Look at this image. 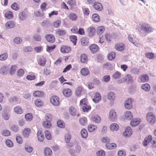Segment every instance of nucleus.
Listing matches in <instances>:
<instances>
[{"label": "nucleus", "instance_id": "f257e3e1", "mask_svg": "<svg viewBox=\"0 0 156 156\" xmlns=\"http://www.w3.org/2000/svg\"><path fill=\"white\" fill-rule=\"evenodd\" d=\"M140 28L141 30L146 34H149L154 31V28H152L149 24L144 23L140 25Z\"/></svg>", "mask_w": 156, "mask_h": 156}, {"label": "nucleus", "instance_id": "f03ea898", "mask_svg": "<svg viewBox=\"0 0 156 156\" xmlns=\"http://www.w3.org/2000/svg\"><path fill=\"white\" fill-rule=\"evenodd\" d=\"M80 104L81 108L84 112H88L91 109V107L87 105V99L84 98L80 101Z\"/></svg>", "mask_w": 156, "mask_h": 156}, {"label": "nucleus", "instance_id": "7ed1b4c3", "mask_svg": "<svg viewBox=\"0 0 156 156\" xmlns=\"http://www.w3.org/2000/svg\"><path fill=\"white\" fill-rule=\"evenodd\" d=\"M153 141V145L156 146V138L152 139V136L150 135L146 136L143 142V144L144 146H147L152 141Z\"/></svg>", "mask_w": 156, "mask_h": 156}, {"label": "nucleus", "instance_id": "20e7f679", "mask_svg": "<svg viewBox=\"0 0 156 156\" xmlns=\"http://www.w3.org/2000/svg\"><path fill=\"white\" fill-rule=\"evenodd\" d=\"M18 16L20 21H23L25 20L28 16V12L27 9H25L24 10L20 12Z\"/></svg>", "mask_w": 156, "mask_h": 156}, {"label": "nucleus", "instance_id": "39448f33", "mask_svg": "<svg viewBox=\"0 0 156 156\" xmlns=\"http://www.w3.org/2000/svg\"><path fill=\"white\" fill-rule=\"evenodd\" d=\"M146 118L148 122L151 124H153L155 122V118L152 112H149L147 114Z\"/></svg>", "mask_w": 156, "mask_h": 156}, {"label": "nucleus", "instance_id": "423d86ee", "mask_svg": "<svg viewBox=\"0 0 156 156\" xmlns=\"http://www.w3.org/2000/svg\"><path fill=\"white\" fill-rule=\"evenodd\" d=\"M50 101L51 103L55 106H58L60 104L59 98L57 96H53L51 98Z\"/></svg>", "mask_w": 156, "mask_h": 156}, {"label": "nucleus", "instance_id": "0eeeda50", "mask_svg": "<svg viewBox=\"0 0 156 156\" xmlns=\"http://www.w3.org/2000/svg\"><path fill=\"white\" fill-rule=\"evenodd\" d=\"M117 119L116 113L114 110L112 109L109 113V119L111 121H114Z\"/></svg>", "mask_w": 156, "mask_h": 156}, {"label": "nucleus", "instance_id": "6e6552de", "mask_svg": "<svg viewBox=\"0 0 156 156\" xmlns=\"http://www.w3.org/2000/svg\"><path fill=\"white\" fill-rule=\"evenodd\" d=\"M133 100L131 98H129L128 99L125 101V107L128 109H131L132 108V102H133Z\"/></svg>", "mask_w": 156, "mask_h": 156}, {"label": "nucleus", "instance_id": "1a4fd4ad", "mask_svg": "<svg viewBox=\"0 0 156 156\" xmlns=\"http://www.w3.org/2000/svg\"><path fill=\"white\" fill-rule=\"evenodd\" d=\"M132 134V130L131 128L128 126L126 128L123 133V135L126 137H129Z\"/></svg>", "mask_w": 156, "mask_h": 156}, {"label": "nucleus", "instance_id": "9d476101", "mask_svg": "<svg viewBox=\"0 0 156 156\" xmlns=\"http://www.w3.org/2000/svg\"><path fill=\"white\" fill-rule=\"evenodd\" d=\"M102 141L103 142L106 143L105 146H117L116 144L114 143H109L110 140L108 137H103L102 139Z\"/></svg>", "mask_w": 156, "mask_h": 156}, {"label": "nucleus", "instance_id": "9b49d317", "mask_svg": "<svg viewBox=\"0 0 156 156\" xmlns=\"http://www.w3.org/2000/svg\"><path fill=\"white\" fill-rule=\"evenodd\" d=\"M9 68L8 66H4L0 69V73L3 75H6L9 73Z\"/></svg>", "mask_w": 156, "mask_h": 156}, {"label": "nucleus", "instance_id": "f8f14e48", "mask_svg": "<svg viewBox=\"0 0 156 156\" xmlns=\"http://www.w3.org/2000/svg\"><path fill=\"white\" fill-rule=\"evenodd\" d=\"M140 82L144 83L147 82L149 80L148 76L146 74L142 75L140 76Z\"/></svg>", "mask_w": 156, "mask_h": 156}, {"label": "nucleus", "instance_id": "ddd939ff", "mask_svg": "<svg viewBox=\"0 0 156 156\" xmlns=\"http://www.w3.org/2000/svg\"><path fill=\"white\" fill-rule=\"evenodd\" d=\"M46 60L45 58L43 56L40 57L38 61L39 65L42 66H44L46 64Z\"/></svg>", "mask_w": 156, "mask_h": 156}, {"label": "nucleus", "instance_id": "4468645a", "mask_svg": "<svg viewBox=\"0 0 156 156\" xmlns=\"http://www.w3.org/2000/svg\"><path fill=\"white\" fill-rule=\"evenodd\" d=\"M62 53H68L71 51V48L67 46H62L60 49Z\"/></svg>", "mask_w": 156, "mask_h": 156}, {"label": "nucleus", "instance_id": "2eb2a0df", "mask_svg": "<svg viewBox=\"0 0 156 156\" xmlns=\"http://www.w3.org/2000/svg\"><path fill=\"white\" fill-rule=\"evenodd\" d=\"M37 137L38 140L40 142H42L44 139L43 132L40 130H38L37 133Z\"/></svg>", "mask_w": 156, "mask_h": 156}, {"label": "nucleus", "instance_id": "dca6fc26", "mask_svg": "<svg viewBox=\"0 0 156 156\" xmlns=\"http://www.w3.org/2000/svg\"><path fill=\"white\" fill-rule=\"evenodd\" d=\"M89 48L93 53H95L99 49L98 46L95 44H93L89 47Z\"/></svg>", "mask_w": 156, "mask_h": 156}, {"label": "nucleus", "instance_id": "f3484780", "mask_svg": "<svg viewBox=\"0 0 156 156\" xmlns=\"http://www.w3.org/2000/svg\"><path fill=\"white\" fill-rule=\"evenodd\" d=\"M91 120L97 123H99L101 121V118L98 115H95L91 118Z\"/></svg>", "mask_w": 156, "mask_h": 156}, {"label": "nucleus", "instance_id": "a211bd4d", "mask_svg": "<svg viewBox=\"0 0 156 156\" xmlns=\"http://www.w3.org/2000/svg\"><path fill=\"white\" fill-rule=\"evenodd\" d=\"M87 32L89 37H92L95 35L96 30L93 27H90L87 29Z\"/></svg>", "mask_w": 156, "mask_h": 156}, {"label": "nucleus", "instance_id": "6ab92c4d", "mask_svg": "<svg viewBox=\"0 0 156 156\" xmlns=\"http://www.w3.org/2000/svg\"><path fill=\"white\" fill-rule=\"evenodd\" d=\"M62 93L64 95L67 97H69L72 94L71 90L69 88H66L63 90Z\"/></svg>", "mask_w": 156, "mask_h": 156}, {"label": "nucleus", "instance_id": "aec40b11", "mask_svg": "<svg viewBox=\"0 0 156 156\" xmlns=\"http://www.w3.org/2000/svg\"><path fill=\"white\" fill-rule=\"evenodd\" d=\"M115 49L118 51H123L125 49V45L123 43L118 44L115 45Z\"/></svg>", "mask_w": 156, "mask_h": 156}, {"label": "nucleus", "instance_id": "412c9836", "mask_svg": "<svg viewBox=\"0 0 156 156\" xmlns=\"http://www.w3.org/2000/svg\"><path fill=\"white\" fill-rule=\"evenodd\" d=\"M101 96L100 94L97 92H96L93 99V101L95 103H97L101 100Z\"/></svg>", "mask_w": 156, "mask_h": 156}, {"label": "nucleus", "instance_id": "4be33fe9", "mask_svg": "<svg viewBox=\"0 0 156 156\" xmlns=\"http://www.w3.org/2000/svg\"><path fill=\"white\" fill-rule=\"evenodd\" d=\"M93 7L95 9L99 11H101L103 9L102 5L98 2H95L93 5Z\"/></svg>", "mask_w": 156, "mask_h": 156}, {"label": "nucleus", "instance_id": "5701e85b", "mask_svg": "<svg viewBox=\"0 0 156 156\" xmlns=\"http://www.w3.org/2000/svg\"><path fill=\"white\" fill-rule=\"evenodd\" d=\"M47 41L51 43H53L55 41V37L52 34H47L45 36Z\"/></svg>", "mask_w": 156, "mask_h": 156}, {"label": "nucleus", "instance_id": "b1692460", "mask_svg": "<svg viewBox=\"0 0 156 156\" xmlns=\"http://www.w3.org/2000/svg\"><path fill=\"white\" fill-rule=\"evenodd\" d=\"M140 122V119L139 118H136L133 119L130 122V124L132 126H135L139 124Z\"/></svg>", "mask_w": 156, "mask_h": 156}, {"label": "nucleus", "instance_id": "393cba45", "mask_svg": "<svg viewBox=\"0 0 156 156\" xmlns=\"http://www.w3.org/2000/svg\"><path fill=\"white\" fill-rule=\"evenodd\" d=\"M115 94L114 92L111 91L108 93L107 95L108 99L110 101H113L115 100Z\"/></svg>", "mask_w": 156, "mask_h": 156}, {"label": "nucleus", "instance_id": "a878e982", "mask_svg": "<svg viewBox=\"0 0 156 156\" xmlns=\"http://www.w3.org/2000/svg\"><path fill=\"white\" fill-rule=\"evenodd\" d=\"M141 88L142 89L147 92L149 91L151 88L150 84L147 83L142 84Z\"/></svg>", "mask_w": 156, "mask_h": 156}, {"label": "nucleus", "instance_id": "bb28decb", "mask_svg": "<svg viewBox=\"0 0 156 156\" xmlns=\"http://www.w3.org/2000/svg\"><path fill=\"white\" fill-rule=\"evenodd\" d=\"M56 34L59 36H63L65 35L66 32L65 30H62L60 29H58L55 30Z\"/></svg>", "mask_w": 156, "mask_h": 156}, {"label": "nucleus", "instance_id": "cd10ccee", "mask_svg": "<svg viewBox=\"0 0 156 156\" xmlns=\"http://www.w3.org/2000/svg\"><path fill=\"white\" fill-rule=\"evenodd\" d=\"M124 115L125 118L128 120L131 119L133 118L132 113L129 111L126 112L124 114Z\"/></svg>", "mask_w": 156, "mask_h": 156}, {"label": "nucleus", "instance_id": "c85d7f7f", "mask_svg": "<svg viewBox=\"0 0 156 156\" xmlns=\"http://www.w3.org/2000/svg\"><path fill=\"white\" fill-rule=\"evenodd\" d=\"M81 73L83 76H87L90 73V71L89 69L86 68H83L81 70Z\"/></svg>", "mask_w": 156, "mask_h": 156}, {"label": "nucleus", "instance_id": "c756f323", "mask_svg": "<svg viewBox=\"0 0 156 156\" xmlns=\"http://www.w3.org/2000/svg\"><path fill=\"white\" fill-rule=\"evenodd\" d=\"M80 61L83 63H85L87 61L88 58L85 54H81L80 57Z\"/></svg>", "mask_w": 156, "mask_h": 156}, {"label": "nucleus", "instance_id": "7c9ffc66", "mask_svg": "<svg viewBox=\"0 0 156 156\" xmlns=\"http://www.w3.org/2000/svg\"><path fill=\"white\" fill-rule=\"evenodd\" d=\"M125 81L129 83H133V81L132 77L129 74L127 75L125 77Z\"/></svg>", "mask_w": 156, "mask_h": 156}, {"label": "nucleus", "instance_id": "2f4dec72", "mask_svg": "<svg viewBox=\"0 0 156 156\" xmlns=\"http://www.w3.org/2000/svg\"><path fill=\"white\" fill-rule=\"evenodd\" d=\"M82 44L83 45H88L89 44V39L86 37H82L80 40Z\"/></svg>", "mask_w": 156, "mask_h": 156}, {"label": "nucleus", "instance_id": "473e14b6", "mask_svg": "<svg viewBox=\"0 0 156 156\" xmlns=\"http://www.w3.org/2000/svg\"><path fill=\"white\" fill-rule=\"evenodd\" d=\"M30 133V129L27 128L24 129L23 131V136L26 138H27Z\"/></svg>", "mask_w": 156, "mask_h": 156}, {"label": "nucleus", "instance_id": "72a5a7b5", "mask_svg": "<svg viewBox=\"0 0 156 156\" xmlns=\"http://www.w3.org/2000/svg\"><path fill=\"white\" fill-rule=\"evenodd\" d=\"M92 19L93 21L95 22H99L100 20L99 16L97 13L93 14L92 15Z\"/></svg>", "mask_w": 156, "mask_h": 156}, {"label": "nucleus", "instance_id": "f704fd0d", "mask_svg": "<svg viewBox=\"0 0 156 156\" xmlns=\"http://www.w3.org/2000/svg\"><path fill=\"white\" fill-rule=\"evenodd\" d=\"M110 128L112 131H117L119 129V126L116 123H113L111 125Z\"/></svg>", "mask_w": 156, "mask_h": 156}, {"label": "nucleus", "instance_id": "c9c22d12", "mask_svg": "<svg viewBox=\"0 0 156 156\" xmlns=\"http://www.w3.org/2000/svg\"><path fill=\"white\" fill-rule=\"evenodd\" d=\"M5 18L8 19H11L13 17V13L11 11H8L5 13Z\"/></svg>", "mask_w": 156, "mask_h": 156}, {"label": "nucleus", "instance_id": "e433bc0d", "mask_svg": "<svg viewBox=\"0 0 156 156\" xmlns=\"http://www.w3.org/2000/svg\"><path fill=\"white\" fill-rule=\"evenodd\" d=\"M105 29L103 26H100L98 27L96 32L98 35L101 34L105 31Z\"/></svg>", "mask_w": 156, "mask_h": 156}, {"label": "nucleus", "instance_id": "4c0bfd02", "mask_svg": "<svg viewBox=\"0 0 156 156\" xmlns=\"http://www.w3.org/2000/svg\"><path fill=\"white\" fill-rule=\"evenodd\" d=\"M69 111L70 114L73 116L76 115V110L74 106H71L69 108Z\"/></svg>", "mask_w": 156, "mask_h": 156}, {"label": "nucleus", "instance_id": "58836bf2", "mask_svg": "<svg viewBox=\"0 0 156 156\" xmlns=\"http://www.w3.org/2000/svg\"><path fill=\"white\" fill-rule=\"evenodd\" d=\"M44 95V93L41 91H36L33 93V95L35 97H40Z\"/></svg>", "mask_w": 156, "mask_h": 156}, {"label": "nucleus", "instance_id": "ea45409f", "mask_svg": "<svg viewBox=\"0 0 156 156\" xmlns=\"http://www.w3.org/2000/svg\"><path fill=\"white\" fill-rule=\"evenodd\" d=\"M44 153L45 156H51L52 152L50 148L48 147H46L45 149Z\"/></svg>", "mask_w": 156, "mask_h": 156}, {"label": "nucleus", "instance_id": "a19ab883", "mask_svg": "<svg viewBox=\"0 0 156 156\" xmlns=\"http://www.w3.org/2000/svg\"><path fill=\"white\" fill-rule=\"evenodd\" d=\"M134 36L133 35H129L128 36V39L129 41L132 43L135 46H137V44L136 43L135 41V40L134 39L133 37Z\"/></svg>", "mask_w": 156, "mask_h": 156}, {"label": "nucleus", "instance_id": "79ce46f5", "mask_svg": "<svg viewBox=\"0 0 156 156\" xmlns=\"http://www.w3.org/2000/svg\"><path fill=\"white\" fill-rule=\"evenodd\" d=\"M6 27L8 28H11L14 27L15 24L13 21H10L7 22L5 24Z\"/></svg>", "mask_w": 156, "mask_h": 156}, {"label": "nucleus", "instance_id": "37998d69", "mask_svg": "<svg viewBox=\"0 0 156 156\" xmlns=\"http://www.w3.org/2000/svg\"><path fill=\"white\" fill-rule=\"evenodd\" d=\"M81 136L84 138H86L88 135L87 130L85 129H83L81 131Z\"/></svg>", "mask_w": 156, "mask_h": 156}, {"label": "nucleus", "instance_id": "c03bdc74", "mask_svg": "<svg viewBox=\"0 0 156 156\" xmlns=\"http://www.w3.org/2000/svg\"><path fill=\"white\" fill-rule=\"evenodd\" d=\"M97 128L96 126L92 124L89 125L88 127V129L89 132H92L94 131Z\"/></svg>", "mask_w": 156, "mask_h": 156}, {"label": "nucleus", "instance_id": "a18cd8bd", "mask_svg": "<svg viewBox=\"0 0 156 156\" xmlns=\"http://www.w3.org/2000/svg\"><path fill=\"white\" fill-rule=\"evenodd\" d=\"M79 121L80 123L82 125L84 126L87 122V119L85 117H83L80 119Z\"/></svg>", "mask_w": 156, "mask_h": 156}, {"label": "nucleus", "instance_id": "49530a36", "mask_svg": "<svg viewBox=\"0 0 156 156\" xmlns=\"http://www.w3.org/2000/svg\"><path fill=\"white\" fill-rule=\"evenodd\" d=\"M18 98L15 96L10 98L9 100V102L13 104H16L18 103Z\"/></svg>", "mask_w": 156, "mask_h": 156}, {"label": "nucleus", "instance_id": "de8ad7c7", "mask_svg": "<svg viewBox=\"0 0 156 156\" xmlns=\"http://www.w3.org/2000/svg\"><path fill=\"white\" fill-rule=\"evenodd\" d=\"M70 41L73 43L74 45H76L77 41V37L75 35H72L70 36Z\"/></svg>", "mask_w": 156, "mask_h": 156}, {"label": "nucleus", "instance_id": "09e8293b", "mask_svg": "<svg viewBox=\"0 0 156 156\" xmlns=\"http://www.w3.org/2000/svg\"><path fill=\"white\" fill-rule=\"evenodd\" d=\"M130 72L135 75L138 74L140 72V69L136 68H132L130 70Z\"/></svg>", "mask_w": 156, "mask_h": 156}, {"label": "nucleus", "instance_id": "8fccbe9b", "mask_svg": "<svg viewBox=\"0 0 156 156\" xmlns=\"http://www.w3.org/2000/svg\"><path fill=\"white\" fill-rule=\"evenodd\" d=\"M115 53L114 52H111L109 53L108 57L109 60H112L115 58Z\"/></svg>", "mask_w": 156, "mask_h": 156}, {"label": "nucleus", "instance_id": "3c124183", "mask_svg": "<svg viewBox=\"0 0 156 156\" xmlns=\"http://www.w3.org/2000/svg\"><path fill=\"white\" fill-rule=\"evenodd\" d=\"M57 124L58 127L61 128H64L65 127V123L61 120H58L57 122Z\"/></svg>", "mask_w": 156, "mask_h": 156}, {"label": "nucleus", "instance_id": "603ef678", "mask_svg": "<svg viewBox=\"0 0 156 156\" xmlns=\"http://www.w3.org/2000/svg\"><path fill=\"white\" fill-rule=\"evenodd\" d=\"M14 42L16 44H19L22 41V40L21 38L20 37H16L14 38Z\"/></svg>", "mask_w": 156, "mask_h": 156}, {"label": "nucleus", "instance_id": "864d4df0", "mask_svg": "<svg viewBox=\"0 0 156 156\" xmlns=\"http://www.w3.org/2000/svg\"><path fill=\"white\" fill-rule=\"evenodd\" d=\"M33 38L34 40L37 41H40L42 39L41 36L37 34H34Z\"/></svg>", "mask_w": 156, "mask_h": 156}, {"label": "nucleus", "instance_id": "5fc2aeb1", "mask_svg": "<svg viewBox=\"0 0 156 156\" xmlns=\"http://www.w3.org/2000/svg\"><path fill=\"white\" fill-rule=\"evenodd\" d=\"M51 121H44L43 122V126L44 127L46 128H49L51 126Z\"/></svg>", "mask_w": 156, "mask_h": 156}, {"label": "nucleus", "instance_id": "6e6d98bb", "mask_svg": "<svg viewBox=\"0 0 156 156\" xmlns=\"http://www.w3.org/2000/svg\"><path fill=\"white\" fill-rule=\"evenodd\" d=\"M69 17L70 20L74 21L77 19V16L75 13H71L69 15Z\"/></svg>", "mask_w": 156, "mask_h": 156}, {"label": "nucleus", "instance_id": "4d7b16f0", "mask_svg": "<svg viewBox=\"0 0 156 156\" xmlns=\"http://www.w3.org/2000/svg\"><path fill=\"white\" fill-rule=\"evenodd\" d=\"M11 8L15 11H17L20 9L19 5L16 3H13L11 6Z\"/></svg>", "mask_w": 156, "mask_h": 156}, {"label": "nucleus", "instance_id": "13d9d810", "mask_svg": "<svg viewBox=\"0 0 156 156\" xmlns=\"http://www.w3.org/2000/svg\"><path fill=\"white\" fill-rule=\"evenodd\" d=\"M35 105L37 107H40L42 106L43 105V102L40 99H37L35 101Z\"/></svg>", "mask_w": 156, "mask_h": 156}, {"label": "nucleus", "instance_id": "bf43d9fd", "mask_svg": "<svg viewBox=\"0 0 156 156\" xmlns=\"http://www.w3.org/2000/svg\"><path fill=\"white\" fill-rule=\"evenodd\" d=\"M146 57L148 58L151 59L154 58V53L152 52H148L145 54Z\"/></svg>", "mask_w": 156, "mask_h": 156}, {"label": "nucleus", "instance_id": "052dcab7", "mask_svg": "<svg viewBox=\"0 0 156 156\" xmlns=\"http://www.w3.org/2000/svg\"><path fill=\"white\" fill-rule=\"evenodd\" d=\"M71 137V134L67 133L65 135V140L67 143H69L70 142V140Z\"/></svg>", "mask_w": 156, "mask_h": 156}, {"label": "nucleus", "instance_id": "680f3d73", "mask_svg": "<svg viewBox=\"0 0 156 156\" xmlns=\"http://www.w3.org/2000/svg\"><path fill=\"white\" fill-rule=\"evenodd\" d=\"M17 66L16 65H13L11 66L10 68V73L11 75L14 74L16 70Z\"/></svg>", "mask_w": 156, "mask_h": 156}, {"label": "nucleus", "instance_id": "e2e57ef3", "mask_svg": "<svg viewBox=\"0 0 156 156\" xmlns=\"http://www.w3.org/2000/svg\"><path fill=\"white\" fill-rule=\"evenodd\" d=\"M14 111L18 114H21L23 112V109L20 106H17L14 108Z\"/></svg>", "mask_w": 156, "mask_h": 156}, {"label": "nucleus", "instance_id": "0e129e2a", "mask_svg": "<svg viewBox=\"0 0 156 156\" xmlns=\"http://www.w3.org/2000/svg\"><path fill=\"white\" fill-rule=\"evenodd\" d=\"M8 54L7 53H5L2 55H0V60L4 61L8 58Z\"/></svg>", "mask_w": 156, "mask_h": 156}, {"label": "nucleus", "instance_id": "69168bd1", "mask_svg": "<svg viewBox=\"0 0 156 156\" xmlns=\"http://www.w3.org/2000/svg\"><path fill=\"white\" fill-rule=\"evenodd\" d=\"M33 118V116L31 113H28L25 115V118L27 121H30Z\"/></svg>", "mask_w": 156, "mask_h": 156}, {"label": "nucleus", "instance_id": "338daca9", "mask_svg": "<svg viewBox=\"0 0 156 156\" xmlns=\"http://www.w3.org/2000/svg\"><path fill=\"white\" fill-rule=\"evenodd\" d=\"M45 136L46 139L48 140H50L51 139V135L49 131H45Z\"/></svg>", "mask_w": 156, "mask_h": 156}, {"label": "nucleus", "instance_id": "774afa93", "mask_svg": "<svg viewBox=\"0 0 156 156\" xmlns=\"http://www.w3.org/2000/svg\"><path fill=\"white\" fill-rule=\"evenodd\" d=\"M55 45L50 46H48L46 48L47 51L49 52H51L55 48Z\"/></svg>", "mask_w": 156, "mask_h": 156}]
</instances>
